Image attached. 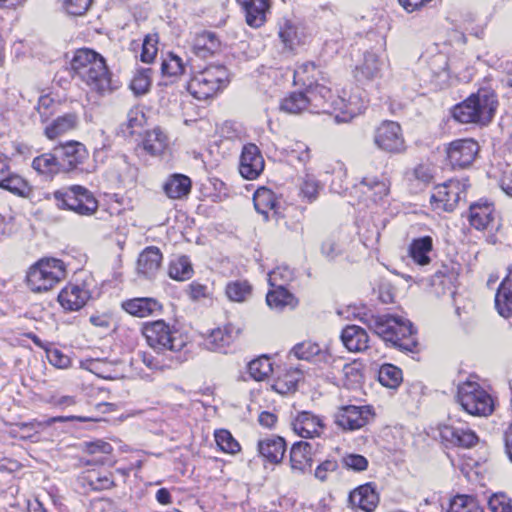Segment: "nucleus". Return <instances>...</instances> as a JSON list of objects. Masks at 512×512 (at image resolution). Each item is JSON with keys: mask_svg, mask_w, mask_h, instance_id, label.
<instances>
[{"mask_svg": "<svg viewBox=\"0 0 512 512\" xmlns=\"http://www.w3.org/2000/svg\"><path fill=\"white\" fill-rule=\"evenodd\" d=\"M103 57L96 51L89 48H81L76 51L72 61L71 68L76 77L86 75L88 69L102 62Z\"/></svg>", "mask_w": 512, "mask_h": 512, "instance_id": "obj_29", "label": "nucleus"}, {"mask_svg": "<svg viewBox=\"0 0 512 512\" xmlns=\"http://www.w3.org/2000/svg\"><path fill=\"white\" fill-rule=\"evenodd\" d=\"M479 152V145L473 139H458L449 144L448 159L453 167L465 168L473 163Z\"/></svg>", "mask_w": 512, "mask_h": 512, "instance_id": "obj_14", "label": "nucleus"}, {"mask_svg": "<svg viewBox=\"0 0 512 512\" xmlns=\"http://www.w3.org/2000/svg\"><path fill=\"white\" fill-rule=\"evenodd\" d=\"M83 81L92 91L102 94L106 91L111 90V78L108 68L105 63V59L99 64H94L90 67L86 75H80L78 77Z\"/></svg>", "mask_w": 512, "mask_h": 512, "instance_id": "obj_18", "label": "nucleus"}, {"mask_svg": "<svg viewBox=\"0 0 512 512\" xmlns=\"http://www.w3.org/2000/svg\"><path fill=\"white\" fill-rule=\"evenodd\" d=\"M312 447L310 443L300 441L293 444L290 450V465L293 471L304 473L312 467Z\"/></svg>", "mask_w": 512, "mask_h": 512, "instance_id": "obj_26", "label": "nucleus"}, {"mask_svg": "<svg viewBox=\"0 0 512 512\" xmlns=\"http://www.w3.org/2000/svg\"><path fill=\"white\" fill-rule=\"evenodd\" d=\"M362 321L385 342H390L400 350L413 352L417 346L412 323L401 316L371 315Z\"/></svg>", "mask_w": 512, "mask_h": 512, "instance_id": "obj_2", "label": "nucleus"}, {"mask_svg": "<svg viewBox=\"0 0 512 512\" xmlns=\"http://www.w3.org/2000/svg\"><path fill=\"white\" fill-rule=\"evenodd\" d=\"M218 47V40L215 35L209 32H204L198 35L195 39L193 49L196 55L200 57H207L212 54Z\"/></svg>", "mask_w": 512, "mask_h": 512, "instance_id": "obj_49", "label": "nucleus"}, {"mask_svg": "<svg viewBox=\"0 0 512 512\" xmlns=\"http://www.w3.org/2000/svg\"><path fill=\"white\" fill-rule=\"evenodd\" d=\"M257 447L259 454L273 464L280 463L286 452L285 440L276 435L259 440Z\"/></svg>", "mask_w": 512, "mask_h": 512, "instance_id": "obj_23", "label": "nucleus"}, {"mask_svg": "<svg viewBox=\"0 0 512 512\" xmlns=\"http://www.w3.org/2000/svg\"><path fill=\"white\" fill-rule=\"evenodd\" d=\"M494 219L495 208L492 203L480 200L470 205L468 220L475 229H488L493 224Z\"/></svg>", "mask_w": 512, "mask_h": 512, "instance_id": "obj_20", "label": "nucleus"}, {"mask_svg": "<svg viewBox=\"0 0 512 512\" xmlns=\"http://www.w3.org/2000/svg\"><path fill=\"white\" fill-rule=\"evenodd\" d=\"M77 200L73 212L81 216H91L98 209V201L86 187L77 185Z\"/></svg>", "mask_w": 512, "mask_h": 512, "instance_id": "obj_37", "label": "nucleus"}, {"mask_svg": "<svg viewBox=\"0 0 512 512\" xmlns=\"http://www.w3.org/2000/svg\"><path fill=\"white\" fill-rule=\"evenodd\" d=\"M374 142L378 148L389 153H399L405 148L401 127L394 121H384L377 127Z\"/></svg>", "mask_w": 512, "mask_h": 512, "instance_id": "obj_11", "label": "nucleus"}, {"mask_svg": "<svg viewBox=\"0 0 512 512\" xmlns=\"http://www.w3.org/2000/svg\"><path fill=\"white\" fill-rule=\"evenodd\" d=\"M168 146V138L160 128H154L151 131H147L134 152L138 157H142L144 154L150 156L161 155Z\"/></svg>", "mask_w": 512, "mask_h": 512, "instance_id": "obj_19", "label": "nucleus"}, {"mask_svg": "<svg viewBox=\"0 0 512 512\" xmlns=\"http://www.w3.org/2000/svg\"><path fill=\"white\" fill-rule=\"evenodd\" d=\"M77 185H71L68 187L56 190L53 193L55 205L61 210H74V206L77 200L78 191L75 189Z\"/></svg>", "mask_w": 512, "mask_h": 512, "instance_id": "obj_45", "label": "nucleus"}, {"mask_svg": "<svg viewBox=\"0 0 512 512\" xmlns=\"http://www.w3.org/2000/svg\"><path fill=\"white\" fill-rule=\"evenodd\" d=\"M326 81H317L305 86V96L310 105V113H332L339 111L335 116L337 122H348L363 111V104L357 95H343L334 97Z\"/></svg>", "mask_w": 512, "mask_h": 512, "instance_id": "obj_1", "label": "nucleus"}, {"mask_svg": "<svg viewBox=\"0 0 512 512\" xmlns=\"http://www.w3.org/2000/svg\"><path fill=\"white\" fill-rule=\"evenodd\" d=\"M141 331L148 345L159 352H179L186 346V339L180 331L164 320L147 322Z\"/></svg>", "mask_w": 512, "mask_h": 512, "instance_id": "obj_5", "label": "nucleus"}, {"mask_svg": "<svg viewBox=\"0 0 512 512\" xmlns=\"http://www.w3.org/2000/svg\"><path fill=\"white\" fill-rule=\"evenodd\" d=\"M55 149L63 173L85 170L84 165L88 161L89 152L83 143L69 140L59 143Z\"/></svg>", "mask_w": 512, "mask_h": 512, "instance_id": "obj_8", "label": "nucleus"}, {"mask_svg": "<svg viewBox=\"0 0 512 512\" xmlns=\"http://www.w3.org/2000/svg\"><path fill=\"white\" fill-rule=\"evenodd\" d=\"M92 0H64L66 12L73 16L84 15L89 9Z\"/></svg>", "mask_w": 512, "mask_h": 512, "instance_id": "obj_63", "label": "nucleus"}, {"mask_svg": "<svg viewBox=\"0 0 512 512\" xmlns=\"http://www.w3.org/2000/svg\"><path fill=\"white\" fill-rule=\"evenodd\" d=\"M266 303L271 309L282 311L286 307H296L297 300L286 288H271L266 295Z\"/></svg>", "mask_w": 512, "mask_h": 512, "instance_id": "obj_36", "label": "nucleus"}, {"mask_svg": "<svg viewBox=\"0 0 512 512\" xmlns=\"http://www.w3.org/2000/svg\"><path fill=\"white\" fill-rule=\"evenodd\" d=\"M88 299V292L77 285H68L58 295L60 305L69 311H78Z\"/></svg>", "mask_w": 512, "mask_h": 512, "instance_id": "obj_28", "label": "nucleus"}, {"mask_svg": "<svg viewBox=\"0 0 512 512\" xmlns=\"http://www.w3.org/2000/svg\"><path fill=\"white\" fill-rule=\"evenodd\" d=\"M293 279L294 271L286 265L278 266L268 274V283L271 288H286Z\"/></svg>", "mask_w": 512, "mask_h": 512, "instance_id": "obj_50", "label": "nucleus"}, {"mask_svg": "<svg viewBox=\"0 0 512 512\" xmlns=\"http://www.w3.org/2000/svg\"><path fill=\"white\" fill-rule=\"evenodd\" d=\"M457 401L464 411L474 416H487L494 410L491 395L479 383L472 380L458 385Z\"/></svg>", "mask_w": 512, "mask_h": 512, "instance_id": "obj_7", "label": "nucleus"}, {"mask_svg": "<svg viewBox=\"0 0 512 512\" xmlns=\"http://www.w3.org/2000/svg\"><path fill=\"white\" fill-rule=\"evenodd\" d=\"M349 502L354 508L372 512L378 505L379 496L372 483H366L354 489L349 494Z\"/></svg>", "mask_w": 512, "mask_h": 512, "instance_id": "obj_21", "label": "nucleus"}, {"mask_svg": "<svg viewBox=\"0 0 512 512\" xmlns=\"http://www.w3.org/2000/svg\"><path fill=\"white\" fill-rule=\"evenodd\" d=\"M78 124L79 117L76 113H66L48 123L44 128V134L48 139L54 140L76 129Z\"/></svg>", "mask_w": 512, "mask_h": 512, "instance_id": "obj_27", "label": "nucleus"}, {"mask_svg": "<svg viewBox=\"0 0 512 512\" xmlns=\"http://www.w3.org/2000/svg\"><path fill=\"white\" fill-rule=\"evenodd\" d=\"M152 83L151 68H137L133 79L130 81V90L136 96L147 94Z\"/></svg>", "mask_w": 512, "mask_h": 512, "instance_id": "obj_41", "label": "nucleus"}, {"mask_svg": "<svg viewBox=\"0 0 512 512\" xmlns=\"http://www.w3.org/2000/svg\"><path fill=\"white\" fill-rule=\"evenodd\" d=\"M462 194L460 182L450 180L434 188L430 203L435 211L451 212L456 208Z\"/></svg>", "mask_w": 512, "mask_h": 512, "instance_id": "obj_10", "label": "nucleus"}, {"mask_svg": "<svg viewBox=\"0 0 512 512\" xmlns=\"http://www.w3.org/2000/svg\"><path fill=\"white\" fill-rule=\"evenodd\" d=\"M362 369L361 364L357 362L346 363L342 367V373L339 380L343 382V385L347 388H352L354 385L359 384L362 380Z\"/></svg>", "mask_w": 512, "mask_h": 512, "instance_id": "obj_52", "label": "nucleus"}, {"mask_svg": "<svg viewBox=\"0 0 512 512\" xmlns=\"http://www.w3.org/2000/svg\"><path fill=\"white\" fill-rule=\"evenodd\" d=\"M373 416L371 406L346 405L335 413L334 422L344 431H355L366 426Z\"/></svg>", "mask_w": 512, "mask_h": 512, "instance_id": "obj_9", "label": "nucleus"}, {"mask_svg": "<svg viewBox=\"0 0 512 512\" xmlns=\"http://www.w3.org/2000/svg\"><path fill=\"white\" fill-rule=\"evenodd\" d=\"M191 190V180L182 174H175L168 179L164 185L166 195L173 199H180L189 194Z\"/></svg>", "mask_w": 512, "mask_h": 512, "instance_id": "obj_39", "label": "nucleus"}, {"mask_svg": "<svg viewBox=\"0 0 512 512\" xmlns=\"http://www.w3.org/2000/svg\"><path fill=\"white\" fill-rule=\"evenodd\" d=\"M0 188L18 197H28L31 193V186L19 174L8 172L0 178Z\"/></svg>", "mask_w": 512, "mask_h": 512, "instance_id": "obj_31", "label": "nucleus"}, {"mask_svg": "<svg viewBox=\"0 0 512 512\" xmlns=\"http://www.w3.org/2000/svg\"><path fill=\"white\" fill-rule=\"evenodd\" d=\"M264 167L265 161L258 146L254 143L245 144L239 161L241 176L247 180H255L261 175Z\"/></svg>", "mask_w": 512, "mask_h": 512, "instance_id": "obj_12", "label": "nucleus"}, {"mask_svg": "<svg viewBox=\"0 0 512 512\" xmlns=\"http://www.w3.org/2000/svg\"><path fill=\"white\" fill-rule=\"evenodd\" d=\"M250 294L251 286L247 281L230 282L226 286V295L232 301H245Z\"/></svg>", "mask_w": 512, "mask_h": 512, "instance_id": "obj_55", "label": "nucleus"}, {"mask_svg": "<svg viewBox=\"0 0 512 512\" xmlns=\"http://www.w3.org/2000/svg\"><path fill=\"white\" fill-rule=\"evenodd\" d=\"M229 83V73L223 65H210L195 74L187 84V90L195 98L205 100L214 96Z\"/></svg>", "mask_w": 512, "mask_h": 512, "instance_id": "obj_6", "label": "nucleus"}, {"mask_svg": "<svg viewBox=\"0 0 512 512\" xmlns=\"http://www.w3.org/2000/svg\"><path fill=\"white\" fill-rule=\"evenodd\" d=\"M342 464L348 470L363 472L367 470L369 462L363 455L348 453L342 457Z\"/></svg>", "mask_w": 512, "mask_h": 512, "instance_id": "obj_59", "label": "nucleus"}, {"mask_svg": "<svg viewBox=\"0 0 512 512\" xmlns=\"http://www.w3.org/2000/svg\"><path fill=\"white\" fill-rule=\"evenodd\" d=\"M440 435L443 440L454 446L471 448L478 442V437L465 423L454 421L450 418V423L440 428Z\"/></svg>", "mask_w": 512, "mask_h": 512, "instance_id": "obj_13", "label": "nucleus"}, {"mask_svg": "<svg viewBox=\"0 0 512 512\" xmlns=\"http://www.w3.org/2000/svg\"><path fill=\"white\" fill-rule=\"evenodd\" d=\"M59 104L49 95H42L38 99L36 110L40 115L41 121H48L57 112Z\"/></svg>", "mask_w": 512, "mask_h": 512, "instance_id": "obj_56", "label": "nucleus"}, {"mask_svg": "<svg viewBox=\"0 0 512 512\" xmlns=\"http://www.w3.org/2000/svg\"><path fill=\"white\" fill-rule=\"evenodd\" d=\"M448 512H484L477 500L468 495H457L451 502Z\"/></svg>", "mask_w": 512, "mask_h": 512, "instance_id": "obj_51", "label": "nucleus"}, {"mask_svg": "<svg viewBox=\"0 0 512 512\" xmlns=\"http://www.w3.org/2000/svg\"><path fill=\"white\" fill-rule=\"evenodd\" d=\"M239 329L232 324L214 329L205 339V346L212 351H225L237 338Z\"/></svg>", "mask_w": 512, "mask_h": 512, "instance_id": "obj_24", "label": "nucleus"}, {"mask_svg": "<svg viewBox=\"0 0 512 512\" xmlns=\"http://www.w3.org/2000/svg\"><path fill=\"white\" fill-rule=\"evenodd\" d=\"M293 431L302 438L319 437L325 428L323 420L309 411H302L292 421Z\"/></svg>", "mask_w": 512, "mask_h": 512, "instance_id": "obj_16", "label": "nucleus"}, {"mask_svg": "<svg viewBox=\"0 0 512 512\" xmlns=\"http://www.w3.org/2000/svg\"><path fill=\"white\" fill-rule=\"evenodd\" d=\"M66 277V267L62 260L43 258L30 267L26 281L31 291L35 293L51 290Z\"/></svg>", "mask_w": 512, "mask_h": 512, "instance_id": "obj_4", "label": "nucleus"}, {"mask_svg": "<svg viewBox=\"0 0 512 512\" xmlns=\"http://www.w3.org/2000/svg\"><path fill=\"white\" fill-rule=\"evenodd\" d=\"M280 110L293 115L310 112V105L304 91L291 92L285 96L281 100Z\"/></svg>", "mask_w": 512, "mask_h": 512, "instance_id": "obj_38", "label": "nucleus"}, {"mask_svg": "<svg viewBox=\"0 0 512 512\" xmlns=\"http://www.w3.org/2000/svg\"><path fill=\"white\" fill-rule=\"evenodd\" d=\"M317 81L325 82L326 79L324 73L319 70L314 62H304L294 70V82L297 84L305 87Z\"/></svg>", "mask_w": 512, "mask_h": 512, "instance_id": "obj_34", "label": "nucleus"}, {"mask_svg": "<svg viewBox=\"0 0 512 512\" xmlns=\"http://www.w3.org/2000/svg\"><path fill=\"white\" fill-rule=\"evenodd\" d=\"M341 340L351 352H362L369 347L366 330L357 325H347L341 332Z\"/></svg>", "mask_w": 512, "mask_h": 512, "instance_id": "obj_25", "label": "nucleus"}, {"mask_svg": "<svg viewBox=\"0 0 512 512\" xmlns=\"http://www.w3.org/2000/svg\"><path fill=\"white\" fill-rule=\"evenodd\" d=\"M162 259L163 256L158 247H146L138 256L136 273L147 279L154 278L161 268Z\"/></svg>", "mask_w": 512, "mask_h": 512, "instance_id": "obj_17", "label": "nucleus"}, {"mask_svg": "<svg viewBox=\"0 0 512 512\" xmlns=\"http://www.w3.org/2000/svg\"><path fill=\"white\" fill-rule=\"evenodd\" d=\"M297 379L292 375H285L284 378H278L272 385V389L281 395H286L296 390Z\"/></svg>", "mask_w": 512, "mask_h": 512, "instance_id": "obj_62", "label": "nucleus"}, {"mask_svg": "<svg viewBox=\"0 0 512 512\" xmlns=\"http://www.w3.org/2000/svg\"><path fill=\"white\" fill-rule=\"evenodd\" d=\"M321 188L322 186L320 182L316 179V177L312 174L306 173L300 179L299 195L302 197V199L311 203L318 198L319 191L321 190Z\"/></svg>", "mask_w": 512, "mask_h": 512, "instance_id": "obj_44", "label": "nucleus"}, {"mask_svg": "<svg viewBox=\"0 0 512 512\" xmlns=\"http://www.w3.org/2000/svg\"><path fill=\"white\" fill-rule=\"evenodd\" d=\"M359 185L365 187V192H371L374 200H380L389 193V183L384 178L377 176H365L361 179Z\"/></svg>", "mask_w": 512, "mask_h": 512, "instance_id": "obj_42", "label": "nucleus"}, {"mask_svg": "<svg viewBox=\"0 0 512 512\" xmlns=\"http://www.w3.org/2000/svg\"><path fill=\"white\" fill-rule=\"evenodd\" d=\"M498 107L496 93L489 88H481L463 102L454 106L453 118L462 124L488 125Z\"/></svg>", "mask_w": 512, "mask_h": 512, "instance_id": "obj_3", "label": "nucleus"}, {"mask_svg": "<svg viewBox=\"0 0 512 512\" xmlns=\"http://www.w3.org/2000/svg\"><path fill=\"white\" fill-rule=\"evenodd\" d=\"M83 480L90 486L92 490H103L108 489L114 484V480L111 478L110 473L88 471L83 477Z\"/></svg>", "mask_w": 512, "mask_h": 512, "instance_id": "obj_54", "label": "nucleus"}, {"mask_svg": "<svg viewBox=\"0 0 512 512\" xmlns=\"http://www.w3.org/2000/svg\"><path fill=\"white\" fill-rule=\"evenodd\" d=\"M279 37L286 48L293 49L299 42L296 28L290 22L280 27Z\"/></svg>", "mask_w": 512, "mask_h": 512, "instance_id": "obj_61", "label": "nucleus"}, {"mask_svg": "<svg viewBox=\"0 0 512 512\" xmlns=\"http://www.w3.org/2000/svg\"><path fill=\"white\" fill-rule=\"evenodd\" d=\"M161 305L153 298L130 299V315L146 317L160 310Z\"/></svg>", "mask_w": 512, "mask_h": 512, "instance_id": "obj_43", "label": "nucleus"}, {"mask_svg": "<svg viewBox=\"0 0 512 512\" xmlns=\"http://www.w3.org/2000/svg\"><path fill=\"white\" fill-rule=\"evenodd\" d=\"M491 512H512V499L504 492H497L488 499Z\"/></svg>", "mask_w": 512, "mask_h": 512, "instance_id": "obj_57", "label": "nucleus"}, {"mask_svg": "<svg viewBox=\"0 0 512 512\" xmlns=\"http://www.w3.org/2000/svg\"><path fill=\"white\" fill-rule=\"evenodd\" d=\"M241 5L246 23L253 27L259 28L266 22V14L269 11V0H237Z\"/></svg>", "mask_w": 512, "mask_h": 512, "instance_id": "obj_22", "label": "nucleus"}, {"mask_svg": "<svg viewBox=\"0 0 512 512\" xmlns=\"http://www.w3.org/2000/svg\"><path fill=\"white\" fill-rule=\"evenodd\" d=\"M495 307L501 316H512V287L500 284L495 295Z\"/></svg>", "mask_w": 512, "mask_h": 512, "instance_id": "obj_46", "label": "nucleus"}, {"mask_svg": "<svg viewBox=\"0 0 512 512\" xmlns=\"http://www.w3.org/2000/svg\"><path fill=\"white\" fill-rule=\"evenodd\" d=\"M46 354L50 364L57 368L65 369L68 368L71 364L70 358L57 348L48 349Z\"/></svg>", "mask_w": 512, "mask_h": 512, "instance_id": "obj_64", "label": "nucleus"}, {"mask_svg": "<svg viewBox=\"0 0 512 512\" xmlns=\"http://www.w3.org/2000/svg\"><path fill=\"white\" fill-rule=\"evenodd\" d=\"M32 167L40 174L47 176L63 172L55 147L50 152L35 157L32 161Z\"/></svg>", "mask_w": 512, "mask_h": 512, "instance_id": "obj_33", "label": "nucleus"}, {"mask_svg": "<svg viewBox=\"0 0 512 512\" xmlns=\"http://www.w3.org/2000/svg\"><path fill=\"white\" fill-rule=\"evenodd\" d=\"M215 441L218 447L225 453L237 454L241 447L238 441L226 429L216 430L214 433Z\"/></svg>", "mask_w": 512, "mask_h": 512, "instance_id": "obj_53", "label": "nucleus"}, {"mask_svg": "<svg viewBox=\"0 0 512 512\" xmlns=\"http://www.w3.org/2000/svg\"><path fill=\"white\" fill-rule=\"evenodd\" d=\"M161 70L164 75L178 76L184 73L185 64L180 57L170 54L169 57L162 62Z\"/></svg>", "mask_w": 512, "mask_h": 512, "instance_id": "obj_58", "label": "nucleus"}, {"mask_svg": "<svg viewBox=\"0 0 512 512\" xmlns=\"http://www.w3.org/2000/svg\"><path fill=\"white\" fill-rule=\"evenodd\" d=\"M158 38L156 35H147L143 43L141 45V53H140V59L144 63H151L153 62L158 48H157Z\"/></svg>", "mask_w": 512, "mask_h": 512, "instance_id": "obj_60", "label": "nucleus"}, {"mask_svg": "<svg viewBox=\"0 0 512 512\" xmlns=\"http://www.w3.org/2000/svg\"><path fill=\"white\" fill-rule=\"evenodd\" d=\"M291 353H293L296 358L307 361L313 359H315V361H327L328 358H331V354L322 350L318 343L311 341L296 344L292 348Z\"/></svg>", "mask_w": 512, "mask_h": 512, "instance_id": "obj_30", "label": "nucleus"}, {"mask_svg": "<svg viewBox=\"0 0 512 512\" xmlns=\"http://www.w3.org/2000/svg\"><path fill=\"white\" fill-rule=\"evenodd\" d=\"M402 370L392 364H384L378 372L379 382L388 388H396L402 382Z\"/></svg>", "mask_w": 512, "mask_h": 512, "instance_id": "obj_47", "label": "nucleus"}, {"mask_svg": "<svg viewBox=\"0 0 512 512\" xmlns=\"http://www.w3.org/2000/svg\"><path fill=\"white\" fill-rule=\"evenodd\" d=\"M273 371L272 363L269 357L261 356L252 360L248 364V373L255 381H262Z\"/></svg>", "mask_w": 512, "mask_h": 512, "instance_id": "obj_48", "label": "nucleus"}, {"mask_svg": "<svg viewBox=\"0 0 512 512\" xmlns=\"http://www.w3.org/2000/svg\"><path fill=\"white\" fill-rule=\"evenodd\" d=\"M386 64L385 58L375 50H367L363 61L355 68V77L358 81H373L382 76Z\"/></svg>", "mask_w": 512, "mask_h": 512, "instance_id": "obj_15", "label": "nucleus"}, {"mask_svg": "<svg viewBox=\"0 0 512 512\" xmlns=\"http://www.w3.org/2000/svg\"><path fill=\"white\" fill-rule=\"evenodd\" d=\"M193 273L192 263L186 255H181L170 262L169 276L174 280H188L193 276Z\"/></svg>", "mask_w": 512, "mask_h": 512, "instance_id": "obj_40", "label": "nucleus"}, {"mask_svg": "<svg viewBox=\"0 0 512 512\" xmlns=\"http://www.w3.org/2000/svg\"><path fill=\"white\" fill-rule=\"evenodd\" d=\"M433 248V240L430 236L414 239L410 244L409 254L418 265L425 266L431 262L429 254Z\"/></svg>", "mask_w": 512, "mask_h": 512, "instance_id": "obj_35", "label": "nucleus"}, {"mask_svg": "<svg viewBox=\"0 0 512 512\" xmlns=\"http://www.w3.org/2000/svg\"><path fill=\"white\" fill-rule=\"evenodd\" d=\"M254 207L256 211L262 214L265 219L269 218V213L277 214V199L275 194L268 188L262 187L256 190L253 196Z\"/></svg>", "mask_w": 512, "mask_h": 512, "instance_id": "obj_32", "label": "nucleus"}]
</instances>
